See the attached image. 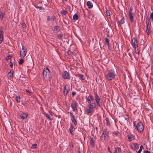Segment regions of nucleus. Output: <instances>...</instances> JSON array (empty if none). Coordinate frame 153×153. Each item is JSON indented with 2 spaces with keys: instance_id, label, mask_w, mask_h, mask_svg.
Wrapping results in <instances>:
<instances>
[{
  "instance_id": "45",
  "label": "nucleus",
  "mask_w": 153,
  "mask_h": 153,
  "mask_svg": "<svg viewBox=\"0 0 153 153\" xmlns=\"http://www.w3.org/2000/svg\"><path fill=\"white\" fill-rule=\"evenodd\" d=\"M79 77H80V78L81 79H82V80H84V78L83 75H79Z\"/></svg>"
},
{
  "instance_id": "37",
  "label": "nucleus",
  "mask_w": 153,
  "mask_h": 153,
  "mask_svg": "<svg viewBox=\"0 0 153 153\" xmlns=\"http://www.w3.org/2000/svg\"><path fill=\"white\" fill-rule=\"evenodd\" d=\"M61 13L63 15H65L67 14V11L66 10H62L61 12Z\"/></svg>"
},
{
  "instance_id": "35",
  "label": "nucleus",
  "mask_w": 153,
  "mask_h": 153,
  "mask_svg": "<svg viewBox=\"0 0 153 153\" xmlns=\"http://www.w3.org/2000/svg\"><path fill=\"white\" fill-rule=\"evenodd\" d=\"M24 60L22 59H19V65H20L22 64L24 62Z\"/></svg>"
},
{
  "instance_id": "49",
  "label": "nucleus",
  "mask_w": 153,
  "mask_h": 153,
  "mask_svg": "<svg viewBox=\"0 0 153 153\" xmlns=\"http://www.w3.org/2000/svg\"><path fill=\"white\" fill-rule=\"evenodd\" d=\"M132 10H133L132 7L131 6L130 8L129 12H132Z\"/></svg>"
},
{
  "instance_id": "13",
  "label": "nucleus",
  "mask_w": 153,
  "mask_h": 153,
  "mask_svg": "<svg viewBox=\"0 0 153 153\" xmlns=\"http://www.w3.org/2000/svg\"><path fill=\"white\" fill-rule=\"evenodd\" d=\"M127 137H128L129 141H131L135 139L134 136L132 134H131L130 135L129 134L127 135Z\"/></svg>"
},
{
  "instance_id": "7",
  "label": "nucleus",
  "mask_w": 153,
  "mask_h": 153,
  "mask_svg": "<svg viewBox=\"0 0 153 153\" xmlns=\"http://www.w3.org/2000/svg\"><path fill=\"white\" fill-rule=\"evenodd\" d=\"M50 71L48 68L44 70L43 72V76L45 79L49 75Z\"/></svg>"
},
{
  "instance_id": "8",
  "label": "nucleus",
  "mask_w": 153,
  "mask_h": 153,
  "mask_svg": "<svg viewBox=\"0 0 153 153\" xmlns=\"http://www.w3.org/2000/svg\"><path fill=\"white\" fill-rule=\"evenodd\" d=\"M95 139L93 137H91L90 138V146L92 147H94L95 146Z\"/></svg>"
},
{
  "instance_id": "36",
  "label": "nucleus",
  "mask_w": 153,
  "mask_h": 153,
  "mask_svg": "<svg viewBox=\"0 0 153 153\" xmlns=\"http://www.w3.org/2000/svg\"><path fill=\"white\" fill-rule=\"evenodd\" d=\"M143 148V146L141 145L139 150L137 152V153H140Z\"/></svg>"
},
{
  "instance_id": "48",
  "label": "nucleus",
  "mask_w": 153,
  "mask_h": 153,
  "mask_svg": "<svg viewBox=\"0 0 153 153\" xmlns=\"http://www.w3.org/2000/svg\"><path fill=\"white\" fill-rule=\"evenodd\" d=\"M69 146L70 147H71L72 148H73L74 147V145L72 143H70L69 144Z\"/></svg>"
},
{
  "instance_id": "43",
  "label": "nucleus",
  "mask_w": 153,
  "mask_h": 153,
  "mask_svg": "<svg viewBox=\"0 0 153 153\" xmlns=\"http://www.w3.org/2000/svg\"><path fill=\"white\" fill-rule=\"evenodd\" d=\"M63 35L62 34H60L58 35V38L59 39H60L62 38V36Z\"/></svg>"
},
{
  "instance_id": "18",
  "label": "nucleus",
  "mask_w": 153,
  "mask_h": 153,
  "mask_svg": "<svg viewBox=\"0 0 153 153\" xmlns=\"http://www.w3.org/2000/svg\"><path fill=\"white\" fill-rule=\"evenodd\" d=\"M3 40V33L2 31L0 29V44Z\"/></svg>"
},
{
  "instance_id": "39",
  "label": "nucleus",
  "mask_w": 153,
  "mask_h": 153,
  "mask_svg": "<svg viewBox=\"0 0 153 153\" xmlns=\"http://www.w3.org/2000/svg\"><path fill=\"white\" fill-rule=\"evenodd\" d=\"M70 116L71 117V119L75 118V116L71 112H70Z\"/></svg>"
},
{
  "instance_id": "30",
  "label": "nucleus",
  "mask_w": 153,
  "mask_h": 153,
  "mask_svg": "<svg viewBox=\"0 0 153 153\" xmlns=\"http://www.w3.org/2000/svg\"><path fill=\"white\" fill-rule=\"evenodd\" d=\"M64 94H65L66 95L67 94L68 92V91L66 88V87L65 86L64 87Z\"/></svg>"
},
{
  "instance_id": "28",
  "label": "nucleus",
  "mask_w": 153,
  "mask_h": 153,
  "mask_svg": "<svg viewBox=\"0 0 153 153\" xmlns=\"http://www.w3.org/2000/svg\"><path fill=\"white\" fill-rule=\"evenodd\" d=\"M125 22V21L124 19V18L123 17L122 19L120 20L119 22V23L120 25H122Z\"/></svg>"
},
{
  "instance_id": "19",
  "label": "nucleus",
  "mask_w": 153,
  "mask_h": 153,
  "mask_svg": "<svg viewBox=\"0 0 153 153\" xmlns=\"http://www.w3.org/2000/svg\"><path fill=\"white\" fill-rule=\"evenodd\" d=\"M87 5L89 9L93 7V4L90 1H88L87 3Z\"/></svg>"
},
{
  "instance_id": "2",
  "label": "nucleus",
  "mask_w": 153,
  "mask_h": 153,
  "mask_svg": "<svg viewBox=\"0 0 153 153\" xmlns=\"http://www.w3.org/2000/svg\"><path fill=\"white\" fill-rule=\"evenodd\" d=\"M134 126L135 129H136L138 132H142L144 129V127L143 124L141 122H139L136 126L135 122H133Z\"/></svg>"
},
{
  "instance_id": "22",
  "label": "nucleus",
  "mask_w": 153,
  "mask_h": 153,
  "mask_svg": "<svg viewBox=\"0 0 153 153\" xmlns=\"http://www.w3.org/2000/svg\"><path fill=\"white\" fill-rule=\"evenodd\" d=\"M13 71H10V72L8 74V77L10 78H12L13 77Z\"/></svg>"
},
{
  "instance_id": "51",
  "label": "nucleus",
  "mask_w": 153,
  "mask_h": 153,
  "mask_svg": "<svg viewBox=\"0 0 153 153\" xmlns=\"http://www.w3.org/2000/svg\"><path fill=\"white\" fill-rule=\"evenodd\" d=\"M72 53V52L70 51H68V53L69 55L71 54Z\"/></svg>"
},
{
  "instance_id": "9",
  "label": "nucleus",
  "mask_w": 153,
  "mask_h": 153,
  "mask_svg": "<svg viewBox=\"0 0 153 153\" xmlns=\"http://www.w3.org/2000/svg\"><path fill=\"white\" fill-rule=\"evenodd\" d=\"M72 108L74 111H77V109L76 108V103L75 101L73 102L71 105Z\"/></svg>"
},
{
  "instance_id": "47",
  "label": "nucleus",
  "mask_w": 153,
  "mask_h": 153,
  "mask_svg": "<svg viewBox=\"0 0 153 153\" xmlns=\"http://www.w3.org/2000/svg\"><path fill=\"white\" fill-rule=\"evenodd\" d=\"M13 62H10V66L11 68H13Z\"/></svg>"
},
{
  "instance_id": "34",
  "label": "nucleus",
  "mask_w": 153,
  "mask_h": 153,
  "mask_svg": "<svg viewBox=\"0 0 153 153\" xmlns=\"http://www.w3.org/2000/svg\"><path fill=\"white\" fill-rule=\"evenodd\" d=\"M37 145L36 144H33L31 147V148L32 149H36L37 147Z\"/></svg>"
},
{
  "instance_id": "32",
  "label": "nucleus",
  "mask_w": 153,
  "mask_h": 153,
  "mask_svg": "<svg viewBox=\"0 0 153 153\" xmlns=\"http://www.w3.org/2000/svg\"><path fill=\"white\" fill-rule=\"evenodd\" d=\"M105 120L106 122L107 125V126H109L110 125V124L108 118L106 117L105 118Z\"/></svg>"
},
{
  "instance_id": "29",
  "label": "nucleus",
  "mask_w": 153,
  "mask_h": 153,
  "mask_svg": "<svg viewBox=\"0 0 153 153\" xmlns=\"http://www.w3.org/2000/svg\"><path fill=\"white\" fill-rule=\"evenodd\" d=\"M4 13L1 12L0 13V18L2 20H3L4 16Z\"/></svg>"
},
{
  "instance_id": "26",
  "label": "nucleus",
  "mask_w": 153,
  "mask_h": 153,
  "mask_svg": "<svg viewBox=\"0 0 153 153\" xmlns=\"http://www.w3.org/2000/svg\"><path fill=\"white\" fill-rule=\"evenodd\" d=\"M71 120L75 126H76L77 125V121L75 118L71 119Z\"/></svg>"
},
{
  "instance_id": "5",
  "label": "nucleus",
  "mask_w": 153,
  "mask_h": 153,
  "mask_svg": "<svg viewBox=\"0 0 153 153\" xmlns=\"http://www.w3.org/2000/svg\"><path fill=\"white\" fill-rule=\"evenodd\" d=\"M62 76L64 79L70 80L71 79L69 73L67 71H64L62 74Z\"/></svg>"
},
{
  "instance_id": "20",
  "label": "nucleus",
  "mask_w": 153,
  "mask_h": 153,
  "mask_svg": "<svg viewBox=\"0 0 153 153\" xmlns=\"http://www.w3.org/2000/svg\"><path fill=\"white\" fill-rule=\"evenodd\" d=\"M88 106V108L91 109H93L94 108L96 107L95 104V103L92 104H91V103L89 104Z\"/></svg>"
},
{
  "instance_id": "50",
  "label": "nucleus",
  "mask_w": 153,
  "mask_h": 153,
  "mask_svg": "<svg viewBox=\"0 0 153 153\" xmlns=\"http://www.w3.org/2000/svg\"><path fill=\"white\" fill-rule=\"evenodd\" d=\"M76 94V93L74 92H72V96L73 97H74Z\"/></svg>"
},
{
  "instance_id": "21",
  "label": "nucleus",
  "mask_w": 153,
  "mask_h": 153,
  "mask_svg": "<svg viewBox=\"0 0 153 153\" xmlns=\"http://www.w3.org/2000/svg\"><path fill=\"white\" fill-rule=\"evenodd\" d=\"M53 31H60V28L58 26H56L52 28Z\"/></svg>"
},
{
  "instance_id": "38",
  "label": "nucleus",
  "mask_w": 153,
  "mask_h": 153,
  "mask_svg": "<svg viewBox=\"0 0 153 153\" xmlns=\"http://www.w3.org/2000/svg\"><path fill=\"white\" fill-rule=\"evenodd\" d=\"M106 13L107 16H110V11L108 10H106Z\"/></svg>"
},
{
  "instance_id": "44",
  "label": "nucleus",
  "mask_w": 153,
  "mask_h": 153,
  "mask_svg": "<svg viewBox=\"0 0 153 153\" xmlns=\"http://www.w3.org/2000/svg\"><path fill=\"white\" fill-rule=\"evenodd\" d=\"M114 134L117 136L119 135L120 134L119 132L118 131H116L114 132Z\"/></svg>"
},
{
  "instance_id": "10",
  "label": "nucleus",
  "mask_w": 153,
  "mask_h": 153,
  "mask_svg": "<svg viewBox=\"0 0 153 153\" xmlns=\"http://www.w3.org/2000/svg\"><path fill=\"white\" fill-rule=\"evenodd\" d=\"M22 50L23 51H21L20 52V55L22 57H24L26 55V53L27 51L24 50L23 47L22 48Z\"/></svg>"
},
{
  "instance_id": "54",
  "label": "nucleus",
  "mask_w": 153,
  "mask_h": 153,
  "mask_svg": "<svg viewBox=\"0 0 153 153\" xmlns=\"http://www.w3.org/2000/svg\"><path fill=\"white\" fill-rule=\"evenodd\" d=\"M145 153H150V152H149V151L146 150L145 151Z\"/></svg>"
},
{
  "instance_id": "55",
  "label": "nucleus",
  "mask_w": 153,
  "mask_h": 153,
  "mask_svg": "<svg viewBox=\"0 0 153 153\" xmlns=\"http://www.w3.org/2000/svg\"><path fill=\"white\" fill-rule=\"evenodd\" d=\"M108 150L109 152L110 153H111V151L110 150V149L109 147H108Z\"/></svg>"
},
{
  "instance_id": "40",
  "label": "nucleus",
  "mask_w": 153,
  "mask_h": 153,
  "mask_svg": "<svg viewBox=\"0 0 153 153\" xmlns=\"http://www.w3.org/2000/svg\"><path fill=\"white\" fill-rule=\"evenodd\" d=\"M26 25L23 22H22V26L23 28H25L26 27Z\"/></svg>"
},
{
  "instance_id": "46",
  "label": "nucleus",
  "mask_w": 153,
  "mask_h": 153,
  "mask_svg": "<svg viewBox=\"0 0 153 153\" xmlns=\"http://www.w3.org/2000/svg\"><path fill=\"white\" fill-rule=\"evenodd\" d=\"M148 24H147V27H146V28H147V29H146V32H147V34L149 35V31L148 30Z\"/></svg>"
},
{
  "instance_id": "25",
  "label": "nucleus",
  "mask_w": 153,
  "mask_h": 153,
  "mask_svg": "<svg viewBox=\"0 0 153 153\" xmlns=\"http://www.w3.org/2000/svg\"><path fill=\"white\" fill-rule=\"evenodd\" d=\"M86 111L88 114H92L93 113V109H91L88 108L86 109Z\"/></svg>"
},
{
  "instance_id": "3",
  "label": "nucleus",
  "mask_w": 153,
  "mask_h": 153,
  "mask_svg": "<svg viewBox=\"0 0 153 153\" xmlns=\"http://www.w3.org/2000/svg\"><path fill=\"white\" fill-rule=\"evenodd\" d=\"M109 132V131H108L107 129H105L104 130L101 137V139L102 140H105L106 138L108 137Z\"/></svg>"
},
{
  "instance_id": "14",
  "label": "nucleus",
  "mask_w": 153,
  "mask_h": 153,
  "mask_svg": "<svg viewBox=\"0 0 153 153\" xmlns=\"http://www.w3.org/2000/svg\"><path fill=\"white\" fill-rule=\"evenodd\" d=\"M75 129L73 126V125L71 124L70 126V127L69 128V130L70 131V133L72 134L73 135L74 134V131H75Z\"/></svg>"
},
{
  "instance_id": "12",
  "label": "nucleus",
  "mask_w": 153,
  "mask_h": 153,
  "mask_svg": "<svg viewBox=\"0 0 153 153\" xmlns=\"http://www.w3.org/2000/svg\"><path fill=\"white\" fill-rule=\"evenodd\" d=\"M28 115L27 113H23L20 115V117L21 119L23 120L26 119L27 118Z\"/></svg>"
},
{
  "instance_id": "1",
  "label": "nucleus",
  "mask_w": 153,
  "mask_h": 153,
  "mask_svg": "<svg viewBox=\"0 0 153 153\" xmlns=\"http://www.w3.org/2000/svg\"><path fill=\"white\" fill-rule=\"evenodd\" d=\"M116 75V74L113 69L111 70L108 71L107 74L105 78L108 81H110L114 79Z\"/></svg>"
},
{
  "instance_id": "53",
  "label": "nucleus",
  "mask_w": 153,
  "mask_h": 153,
  "mask_svg": "<svg viewBox=\"0 0 153 153\" xmlns=\"http://www.w3.org/2000/svg\"><path fill=\"white\" fill-rule=\"evenodd\" d=\"M25 91H26L28 93H30V94H31L32 93V92L31 91H29V90H27V89H26Z\"/></svg>"
},
{
  "instance_id": "41",
  "label": "nucleus",
  "mask_w": 153,
  "mask_h": 153,
  "mask_svg": "<svg viewBox=\"0 0 153 153\" xmlns=\"http://www.w3.org/2000/svg\"><path fill=\"white\" fill-rule=\"evenodd\" d=\"M12 58V57L10 55H9L6 58V60L7 61H8V60L10 59H11V58Z\"/></svg>"
},
{
  "instance_id": "33",
  "label": "nucleus",
  "mask_w": 153,
  "mask_h": 153,
  "mask_svg": "<svg viewBox=\"0 0 153 153\" xmlns=\"http://www.w3.org/2000/svg\"><path fill=\"white\" fill-rule=\"evenodd\" d=\"M105 42L106 43V44L108 46H110V44L109 43V42L108 39L107 38H106L105 39Z\"/></svg>"
},
{
  "instance_id": "23",
  "label": "nucleus",
  "mask_w": 153,
  "mask_h": 153,
  "mask_svg": "<svg viewBox=\"0 0 153 153\" xmlns=\"http://www.w3.org/2000/svg\"><path fill=\"white\" fill-rule=\"evenodd\" d=\"M115 149L114 153H118L119 152L121 151V149L119 147L115 148Z\"/></svg>"
},
{
  "instance_id": "17",
  "label": "nucleus",
  "mask_w": 153,
  "mask_h": 153,
  "mask_svg": "<svg viewBox=\"0 0 153 153\" xmlns=\"http://www.w3.org/2000/svg\"><path fill=\"white\" fill-rule=\"evenodd\" d=\"M138 145L136 143L133 144L131 146V148L132 149L135 150L138 147Z\"/></svg>"
},
{
  "instance_id": "42",
  "label": "nucleus",
  "mask_w": 153,
  "mask_h": 153,
  "mask_svg": "<svg viewBox=\"0 0 153 153\" xmlns=\"http://www.w3.org/2000/svg\"><path fill=\"white\" fill-rule=\"evenodd\" d=\"M150 18L152 19V21H153V12L151 13L150 15Z\"/></svg>"
},
{
  "instance_id": "4",
  "label": "nucleus",
  "mask_w": 153,
  "mask_h": 153,
  "mask_svg": "<svg viewBox=\"0 0 153 153\" xmlns=\"http://www.w3.org/2000/svg\"><path fill=\"white\" fill-rule=\"evenodd\" d=\"M94 99L97 104L100 107L102 105V102L100 97L97 94H95Z\"/></svg>"
},
{
  "instance_id": "15",
  "label": "nucleus",
  "mask_w": 153,
  "mask_h": 153,
  "mask_svg": "<svg viewBox=\"0 0 153 153\" xmlns=\"http://www.w3.org/2000/svg\"><path fill=\"white\" fill-rule=\"evenodd\" d=\"M128 16L130 19L131 21L133 22L134 21V15L133 14L132 12H129Z\"/></svg>"
},
{
  "instance_id": "56",
  "label": "nucleus",
  "mask_w": 153,
  "mask_h": 153,
  "mask_svg": "<svg viewBox=\"0 0 153 153\" xmlns=\"http://www.w3.org/2000/svg\"><path fill=\"white\" fill-rule=\"evenodd\" d=\"M65 1H67L68 0H65Z\"/></svg>"
},
{
  "instance_id": "31",
  "label": "nucleus",
  "mask_w": 153,
  "mask_h": 153,
  "mask_svg": "<svg viewBox=\"0 0 153 153\" xmlns=\"http://www.w3.org/2000/svg\"><path fill=\"white\" fill-rule=\"evenodd\" d=\"M16 100L17 102H19L20 100V97L19 96H16Z\"/></svg>"
},
{
  "instance_id": "6",
  "label": "nucleus",
  "mask_w": 153,
  "mask_h": 153,
  "mask_svg": "<svg viewBox=\"0 0 153 153\" xmlns=\"http://www.w3.org/2000/svg\"><path fill=\"white\" fill-rule=\"evenodd\" d=\"M131 44L132 45L134 50H135L138 46V44L136 39L133 38L132 39Z\"/></svg>"
},
{
  "instance_id": "52",
  "label": "nucleus",
  "mask_w": 153,
  "mask_h": 153,
  "mask_svg": "<svg viewBox=\"0 0 153 153\" xmlns=\"http://www.w3.org/2000/svg\"><path fill=\"white\" fill-rule=\"evenodd\" d=\"M136 50H134L135 51V53L136 54L139 55L140 54L139 51H137Z\"/></svg>"
},
{
  "instance_id": "24",
  "label": "nucleus",
  "mask_w": 153,
  "mask_h": 153,
  "mask_svg": "<svg viewBox=\"0 0 153 153\" xmlns=\"http://www.w3.org/2000/svg\"><path fill=\"white\" fill-rule=\"evenodd\" d=\"M78 18L79 16L77 14H75L74 15L73 17V19L75 21H76L78 19Z\"/></svg>"
},
{
  "instance_id": "11",
  "label": "nucleus",
  "mask_w": 153,
  "mask_h": 153,
  "mask_svg": "<svg viewBox=\"0 0 153 153\" xmlns=\"http://www.w3.org/2000/svg\"><path fill=\"white\" fill-rule=\"evenodd\" d=\"M55 19V16H48L47 17V19L48 21H54Z\"/></svg>"
},
{
  "instance_id": "16",
  "label": "nucleus",
  "mask_w": 153,
  "mask_h": 153,
  "mask_svg": "<svg viewBox=\"0 0 153 153\" xmlns=\"http://www.w3.org/2000/svg\"><path fill=\"white\" fill-rule=\"evenodd\" d=\"M93 100V98L91 95L89 96L87 99V101L88 103L90 104L91 102V101Z\"/></svg>"
},
{
  "instance_id": "27",
  "label": "nucleus",
  "mask_w": 153,
  "mask_h": 153,
  "mask_svg": "<svg viewBox=\"0 0 153 153\" xmlns=\"http://www.w3.org/2000/svg\"><path fill=\"white\" fill-rule=\"evenodd\" d=\"M45 115L46 116V117H47L48 118V119L49 120H51V115L50 114H45Z\"/></svg>"
}]
</instances>
